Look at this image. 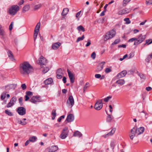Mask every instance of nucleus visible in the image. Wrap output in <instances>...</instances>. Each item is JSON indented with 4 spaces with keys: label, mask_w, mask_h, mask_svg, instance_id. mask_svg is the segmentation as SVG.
<instances>
[{
    "label": "nucleus",
    "mask_w": 152,
    "mask_h": 152,
    "mask_svg": "<svg viewBox=\"0 0 152 152\" xmlns=\"http://www.w3.org/2000/svg\"><path fill=\"white\" fill-rule=\"evenodd\" d=\"M145 89L148 91H151L152 89V88L151 87H147Z\"/></svg>",
    "instance_id": "nucleus-64"
},
{
    "label": "nucleus",
    "mask_w": 152,
    "mask_h": 152,
    "mask_svg": "<svg viewBox=\"0 0 152 152\" xmlns=\"http://www.w3.org/2000/svg\"><path fill=\"white\" fill-rule=\"evenodd\" d=\"M145 129L144 127H141L137 129H136V134L139 135L142 133L144 132Z\"/></svg>",
    "instance_id": "nucleus-18"
},
{
    "label": "nucleus",
    "mask_w": 152,
    "mask_h": 152,
    "mask_svg": "<svg viewBox=\"0 0 152 152\" xmlns=\"http://www.w3.org/2000/svg\"><path fill=\"white\" fill-rule=\"evenodd\" d=\"M116 33L115 31L113 30L110 31L106 34L104 38V40L106 41L107 40L112 38L115 35Z\"/></svg>",
    "instance_id": "nucleus-2"
},
{
    "label": "nucleus",
    "mask_w": 152,
    "mask_h": 152,
    "mask_svg": "<svg viewBox=\"0 0 152 152\" xmlns=\"http://www.w3.org/2000/svg\"><path fill=\"white\" fill-rule=\"evenodd\" d=\"M37 139V138L36 137L33 136L32 137H30L29 139L30 142H35Z\"/></svg>",
    "instance_id": "nucleus-29"
},
{
    "label": "nucleus",
    "mask_w": 152,
    "mask_h": 152,
    "mask_svg": "<svg viewBox=\"0 0 152 152\" xmlns=\"http://www.w3.org/2000/svg\"><path fill=\"white\" fill-rule=\"evenodd\" d=\"M40 23L39 22L37 23L36 26L34 31V32H38L39 31V29L40 28Z\"/></svg>",
    "instance_id": "nucleus-26"
},
{
    "label": "nucleus",
    "mask_w": 152,
    "mask_h": 152,
    "mask_svg": "<svg viewBox=\"0 0 152 152\" xmlns=\"http://www.w3.org/2000/svg\"><path fill=\"white\" fill-rule=\"evenodd\" d=\"M69 133V130L68 128L65 127L62 130L59 137L62 139H64L68 137Z\"/></svg>",
    "instance_id": "nucleus-4"
},
{
    "label": "nucleus",
    "mask_w": 152,
    "mask_h": 152,
    "mask_svg": "<svg viewBox=\"0 0 152 152\" xmlns=\"http://www.w3.org/2000/svg\"><path fill=\"white\" fill-rule=\"evenodd\" d=\"M89 84L88 83H87L85 85L84 88L83 90L84 92L87 89V88L89 86Z\"/></svg>",
    "instance_id": "nucleus-44"
},
{
    "label": "nucleus",
    "mask_w": 152,
    "mask_h": 152,
    "mask_svg": "<svg viewBox=\"0 0 152 152\" xmlns=\"http://www.w3.org/2000/svg\"><path fill=\"white\" fill-rule=\"evenodd\" d=\"M61 44V43L59 42L54 43L53 45L52 48L54 50H56L59 48Z\"/></svg>",
    "instance_id": "nucleus-20"
},
{
    "label": "nucleus",
    "mask_w": 152,
    "mask_h": 152,
    "mask_svg": "<svg viewBox=\"0 0 152 152\" xmlns=\"http://www.w3.org/2000/svg\"><path fill=\"white\" fill-rule=\"evenodd\" d=\"M33 70V67L28 62H23L20 65L19 71L22 75H28Z\"/></svg>",
    "instance_id": "nucleus-1"
},
{
    "label": "nucleus",
    "mask_w": 152,
    "mask_h": 152,
    "mask_svg": "<svg viewBox=\"0 0 152 152\" xmlns=\"http://www.w3.org/2000/svg\"><path fill=\"white\" fill-rule=\"evenodd\" d=\"M13 24V22H12L9 26V30L10 31H11L12 29V26Z\"/></svg>",
    "instance_id": "nucleus-58"
},
{
    "label": "nucleus",
    "mask_w": 152,
    "mask_h": 152,
    "mask_svg": "<svg viewBox=\"0 0 152 152\" xmlns=\"http://www.w3.org/2000/svg\"><path fill=\"white\" fill-rule=\"evenodd\" d=\"M26 95L30 97L31 96L33 95L32 92L30 91H26Z\"/></svg>",
    "instance_id": "nucleus-42"
},
{
    "label": "nucleus",
    "mask_w": 152,
    "mask_h": 152,
    "mask_svg": "<svg viewBox=\"0 0 152 152\" xmlns=\"http://www.w3.org/2000/svg\"><path fill=\"white\" fill-rule=\"evenodd\" d=\"M127 74V72L125 71H123L118 74L117 75V77L118 78H120L124 77Z\"/></svg>",
    "instance_id": "nucleus-19"
},
{
    "label": "nucleus",
    "mask_w": 152,
    "mask_h": 152,
    "mask_svg": "<svg viewBox=\"0 0 152 152\" xmlns=\"http://www.w3.org/2000/svg\"><path fill=\"white\" fill-rule=\"evenodd\" d=\"M125 11V13H128L130 12L131 11V9L130 8H126L124 9Z\"/></svg>",
    "instance_id": "nucleus-41"
},
{
    "label": "nucleus",
    "mask_w": 152,
    "mask_h": 152,
    "mask_svg": "<svg viewBox=\"0 0 152 152\" xmlns=\"http://www.w3.org/2000/svg\"><path fill=\"white\" fill-rule=\"evenodd\" d=\"M136 134V129L133 128L131 130V134H129L130 139L133 140L134 137L135 136V134Z\"/></svg>",
    "instance_id": "nucleus-12"
},
{
    "label": "nucleus",
    "mask_w": 152,
    "mask_h": 152,
    "mask_svg": "<svg viewBox=\"0 0 152 152\" xmlns=\"http://www.w3.org/2000/svg\"><path fill=\"white\" fill-rule=\"evenodd\" d=\"M74 119V116L72 114H70L67 116L66 121L68 122H71Z\"/></svg>",
    "instance_id": "nucleus-16"
},
{
    "label": "nucleus",
    "mask_w": 152,
    "mask_h": 152,
    "mask_svg": "<svg viewBox=\"0 0 152 152\" xmlns=\"http://www.w3.org/2000/svg\"><path fill=\"white\" fill-rule=\"evenodd\" d=\"M67 72L68 73V76L69 78L70 82L72 83H73L75 82V77L74 74L69 71V69L67 70Z\"/></svg>",
    "instance_id": "nucleus-8"
},
{
    "label": "nucleus",
    "mask_w": 152,
    "mask_h": 152,
    "mask_svg": "<svg viewBox=\"0 0 152 152\" xmlns=\"http://www.w3.org/2000/svg\"><path fill=\"white\" fill-rule=\"evenodd\" d=\"M7 92L6 91L4 92L2 94L1 97V99L3 100L5 99L6 95Z\"/></svg>",
    "instance_id": "nucleus-31"
},
{
    "label": "nucleus",
    "mask_w": 152,
    "mask_h": 152,
    "mask_svg": "<svg viewBox=\"0 0 152 152\" xmlns=\"http://www.w3.org/2000/svg\"><path fill=\"white\" fill-rule=\"evenodd\" d=\"M81 12V11H80L77 13L76 15V17L77 18H78L80 15Z\"/></svg>",
    "instance_id": "nucleus-63"
},
{
    "label": "nucleus",
    "mask_w": 152,
    "mask_h": 152,
    "mask_svg": "<svg viewBox=\"0 0 152 152\" xmlns=\"http://www.w3.org/2000/svg\"><path fill=\"white\" fill-rule=\"evenodd\" d=\"M115 83L120 86H122L125 83V81L124 79H119L117 80Z\"/></svg>",
    "instance_id": "nucleus-23"
},
{
    "label": "nucleus",
    "mask_w": 152,
    "mask_h": 152,
    "mask_svg": "<svg viewBox=\"0 0 152 152\" xmlns=\"http://www.w3.org/2000/svg\"><path fill=\"white\" fill-rule=\"evenodd\" d=\"M19 7L17 5L12 6L9 8V13L12 15H14L19 10Z\"/></svg>",
    "instance_id": "nucleus-3"
},
{
    "label": "nucleus",
    "mask_w": 152,
    "mask_h": 152,
    "mask_svg": "<svg viewBox=\"0 0 152 152\" xmlns=\"http://www.w3.org/2000/svg\"><path fill=\"white\" fill-rule=\"evenodd\" d=\"M134 53H131L129 55V58H130L134 57Z\"/></svg>",
    "instance_id": "nucleus-57"
},
{
    "label": "nucleus",
    "mask_w": 152,
    "mask_h": 152,
    "mask_svg": "<svg viewBox=\"0 0 152 152\" xmlns=\"http://www.w3.org/2000/svg\"><path fill=\"white\" fill-rule=\"evenodd\" d=\"M64 118V115H63L61 116L58 119V121L59 122H60L61 121V119L62 118Z\"/></svg>",
    "instance_id": "nucleus-56"
},
{
    "label": "nucleus",
    "mask_w": 152,
    "mask_h": 152,
    "mask_svg": "<svg viewBox=\"0 0 152 152\" xmlns=\"http://www.w3.org/2000/svg\"><path fill=\"white\" fill-rule=\"evenodd\" d=\"M69 11V9L68 8H64L62 11L61 15L63 16L67 14Z\"/></svg>",
    "instance_id": "nucleus-25"
},
{
    "label": "nucleus",
    "mask_w": 152,
    "mask_h": 152,
    "mask_svg": "<svg viewBox=\"0 0 152 152\" xmlns=\"http://www.w3.org/2000/svg\"><path fill=\"white\" fill-rule=\"evenodd\" d=\"M67 103L72 107L74 104V100L73 96H69L67 101Z\"/></svg>",
    "instance_id": "nucleus-9"
},
{
    "label": "nucleus",
    "mask_w": 152,
    "mask_h": 152,
    "mask_svg": "<svg viewBox=\"0 0 152 152\" xmlns=\"http://www.w3.org/2000/svg\"><path fill=\"white\" fill-rule=\"evenodd\" d=\"M16 101V98L15 96H13L10 100V102L13 103V104Z\"/></svg>",
    "instance_id": "nucleus-34"
},
{
    "label": "nucleus",
    "mask_w": 152,
    "mask_h": 152,
    "mask_svg": "<svg viewBox=\"0 0 152 152\" xmlns=\"http://www.w3.org/2000/svg\"><path fill=\"white\" fill-rule=\"evenodd\" d=\"M111 71V70L109 68H107L105 69V72L106 73H108Z\"/></svg>",
    "instance_id": "nucleus-54"
},
{
    "label": "nucleus",
    "mask_w": 152,
    "mask_h": 152,
    "mask_svg": "<svg viewBox=\"0 0 152 152\" xmlns=\"http://www.w3.org/2000/svg\"><path fill=\"white\" fill-rule=\"evenodd\" d=\"M39 63L41 64L45 65L47 63V60L43 56H41L39 59Z\"/></svg>",
    "instance_id": "nucleus-13"
},
{
    "label": "nucleus",
    "mask_w": 152,
    "mask_h": 152,
    "mask_svg": "<svg viewBox=\"0 0 152 152\" xmlns=\"http://www.w3.org/2000/svg\"><path fill=\"white\" fill-rule=\"evenodd\" d=\"M111 96H108L106 98H104V100L105 102H107L109 101V99H111Z\"/></svg>",
    "instance_id": "nucleus-43"
},
{
    "label": "nucleus",
    "mask_w": 152,
    "mask_h": 152,
    "mask_svg": "<svg viewBox=\"0 0 152 152\" xmlns=\"http://www.w3.org/2000/svg\"><path fill=\"white\" fill-rule=\"evenodd\" d=\"M18 123H19V124L23 125H25L26 124V121H24L23 122L21 121H19Z\"/></svg>",
    "instance_id": "nucleus-49"
},
{
    "label": "nucleus",
    "mask_w": 152,
    "mask_h": 152,
    "mask_svg": "<svg viewBox=\"0 0 152 152\" xmlns=\"http://www.w3.org/2000/svg\"><path fill=\"white\" fill-rule=\"evenodd\" d=\"M56 77L58 79H60L64 75L62 70L61 69H58L56 72Z\"/></svg>",
    "instance_id": "nucleus-10"
},
{
    "label": "nucleus",
    "mask_w": 152,
    "mask_h": 152,
    "mask_svg": "<svg viewBox=\"0 0 152 152\" xmlns=\"http://www.w3.org/2000/svg\"><path fill=\"white\" fill-rule=\"evenodd\" d=\"M21 87L23 90H24L26 88V86L25 84H23L21 86Z\"/></svg>",
    "instance_id": "nucleus-53"
},
{
    "label": "nucleus",
    "mask_w": 152,
    "mask_h": 152,
    "mask_svg": "<svg viewBox=\"0 0 152 152\" xmlns=\"http://www.w3.org/2000/svg\"><path fill=\"white\" fill-rule=\"evenodd\" d=\"M91 44V41L90 40H88V42L87 44L86 45V47L89 46Z\"/></svg>",
    "instance_id": "nucleus-60"
},
{
    "label": "nucleus",
    "mask_w": 152,
    "mask_h": 152,
    "mask_svg": "<svg viewBox=\"0 0 152 152\" xmlns=\"http://www.w3.org/2000/svg\"><path fill=\"white\" fill-rule=\"evenodd\" d=\"M112 120V118L110 115L108 114L107 118V121L108 122H110Z\"/></svg>",
    "instance_id": "nucleus-36"
},
{
    "label": "nucleus",
    "mask_w": 152,
    "mask_h": 152,
    "mask_svg": "<svg viewBox=\"0 0 152 152\" xmlns=\"http://www.w3.org/2000/svg\"><path fill=\"white\" fill-rule=\"evenodd\" d=\"M151 58L149 55L146 59L145 61L147 62H149V61L151 60Z\"/></svg>",
    "instance_id": "nucleus-52"
},
{
    "label": "nucleus",
    "mask_w": 152,
    "mask_h": 152,
    "mask_svg": "<svg viewBox=\"0 0 152 152\" xmlns=\"http://www.w3.org/2000/svg\"><path fill=\"white\" fill-rule=\"evenodd\" d=\"M146 4L147 5H150L152 4V0H146Z\"/></svg>",
    "instance_id": "nucleus-46"
},
{
    "label": "nucleus",
    "mask_w": 152,
    "mask_h": 152,
    "mask_svg": "<svg viewBox=\"0 0 152 152\" xmlns=\"http://www.w3.org/2000/svg\"><path fill=\"white\" fill-rule=\"evenodd\" d=\"M51 114L52 115V119L53 120L55 119L56 115V110L53 109V110Z\"/></svg>",
    "instance_id": "nucleus-27"
},
{
    "label": "nucleus",
    "mask_w": 152,
    "mask_h": 152,
    "mask_svg": "<svg viewBox=\"0 0 152 152\" xmlns=\"http://www.w3.org/2000/svg\"><path fill=\"white\" fill-rule=\"evenodd\" d=\"M2 26L0 24V35L3 36L4 34V32L3 30L1 29Z\"/></svg>",
    "instance_id": "nucleus-35"
},
{
    "label": "nucleus",
    "mask_w": 152,
    "mask_h": 152,
    "mask_svg": "<svg viewBox=\"0 0 152 152\" xmlns=\"http://www.w3.org/2000/svg\"><path fill=\"white\" fill-rule=\"evenodd\" d=\"M102 101V99H100L97 101L94 107L96 110H99L102 108L103 107Z\"/></svg>",
    "instance_id": "nucleus-5"
},
{
    "label": "nucleus",
    "mask_w": 152,
    "mask_h": 152,
    "mask_svg": "<svg viewBox=\"0 0 152 152\" xmlns=\"http://www.w3.org/2000/svg\"><path fill=\"white\" fill-rule=\"evenodd\" d=\"M23 101V98L22 97H20L19 99V103L21 105H23V103L22 102Z\"/></svg>",
    "instance_id": "nucleus-55"
},
{
    "label": "nucleus",
    "mask_w": 152,
    "mask_h": 152,
    "mask_svg": "<svg viewBox=\"0 0 152 152\" xmlns=\"http://www.w3.org/2000/svg\"><path fill=\"white\" fill-rule=\"evenodd\" d=\"M124 20L126 22V23L127 24H129L131 22L129 18H126L124 19Z\"/></svg>",
    "instance_id": "nucleus-45"
},
{
    "label": "nucleus",
    "mask_w": 152,
    "mask_h": 152,
    "mask_svg": "<svg viewBox=\"0 0 152 152\" xmlns=\"http://www.w3.org/2000/svg\"><path fill=\"white\" fill-rule=\"evenodd\" d=\"M105 62L103 61L100 64H99L97 66L96 70L97 71H100L102 69H103V66L105 64Z\"/></svg>",
    "instance_id": "nucleus-17"
},
{
    "label": "nucleus",
    "mask_w": 152,
    "mask_h": 152,
    "mask_svg": "<svg viewBox=\"0 0 152 152\" xmlns=\"http://www.w3.org/2000/svg\"><path fill=\"white\" fill-rule=\"evenodd\" d=\"M41 7V4H38L35 6L34 7V9L35 10L39 9Z\"/></svg>",
    "instance_id": "nucleus-40"
},
{
    "label": "nucleus",
    "mask_w": 152,
    "mask_h": 152,
    "mask_svg": "<svg viewBox=\"0 0 152 152\" xmlns=\"http://www.w3.org/2000/svg\"><path fill=\"white\" fill-rule=\"evenodd\" d=\"M53 79L50 78L45 80L44 81V83L45 85H49L51 84V83L53 82Z\"/></svg>",
    "instance_id": "nucleus-22"
},
{
    "label": "nucleus",
    "mask_w": 152,
    "mask_h": 152,
    "mask_svg": "<svg viewBox=\"0 0 152 152\" xmlns=\"http://www.w3.org/2000/svg\"><path fill=\"white\" fill-rule=\"evenodd\" d=\"M77 29L79 31H82L83 32L85 31V29L81 25H80L77 27Z\"/></svg>",
    "instance_id": "nucleus-30"
},
{
    "label": "nucleus",
    "mask_w": 152,
    "mask_h": 152,
    "mask_svg": "<svg viewBox=\"0 0 152 152\" xmlns=\"http://www.w3.org/2000/svg\"><path fill=\"white\" fill-rule=\"evenodd\" d=\"M49 70V68L48 67H46L44 68L42 70V72L44 73H45L47 72Z\"/></svg>",
    "instance_id": "nucleus-37"
},
{
    "label": "nucleus",
    "mask_w": 152,
    "mask_h": 152,
    "mask_svg": "<svg viewBox=\"0 0 152 152\" xmlns=\"http://www.w3.org/2000/svg\"><path fill=\"white\" fill-rule=\"evenodd\" d=\"M38 32H34V41L35 40L37 37V36Z\"/></svg>",
    "instance_id": "nucleus-51"
},
{
    "label": "nucleus",
    "mask_w": 152,
    "mask_h": 152,
    "mask_svg": "<svg viewBox=\"0 0 152 152\" xmlns=\"http://www.w3.org/2000/svg\"><path fill=\"white\" fill-rule=\"evenodd\" d=\"M24 1L23 0H21L18 3V5H20L23 4Z\"/></svg>",
    "instance_id": "nucleus-62"
},
{
    "label": "nucleus",
    "mask_w": 152,
    "mask_h": 152,
    "mask_svg": "<svg viewBox=\"0 0 152 152\" xmlns=\"http://www.w3.org/2000/svg\"><path fill=\"white\" fill-rule=\"evenodd\" d=\"M5 113L8 115L11 116L13 114L8 110H5Z\"/></svg>",
    "instance_id": "nucleus-38"
},
{
    "label": "nucleus",
    "mask_w": 152,
    "mask_h": 152,
    "mask_svg": "<svg viewBox=\"0 0 152 152\" xmlns=\"http://www.w3.org/2000/svg\"><path fill=\"white\" fill-rule=\"evenodd\" d=\"M95 77L97 78H99L101 77V75L99 74H96L95 75Z\"/></svg>",
    "instance_id": "nucleus-61"
},
{
    "label": "nucleus",
    "mask_w": 152,
    "mask_h": 152,
    "mask_svg": "<svg viewBox=\"0 0 152 152\" xmlns=\"http://www.w3.org/2000/svg\"><path fill=\"white\" fill-rule=\"evenodd\" d=\"M17 111L19 115H23L26 114V109L23 107H19L17 109Z\"/></svg>",
    "instance_id": "nucleus-6"
},
{
    "label": "nucleus",
    "mask_w": 152,
    "mask_h": 152,
    "mask_svg": "<svg viewBox=\"0 0 152 152\" xmlns=\"http://www.w3.org/2000/svg\"><path fill=\"white\" fill-rule=\"evenodd\" d=\"M116 129L115 128H113L111 131L108 133H107L106 135H103L102 137L106 138L109 136H110L112 135L115 133Z\"/></svg>",
    "instance_id": "nucleus-14"
},
{
    "label": "nucleus",
    "mask_w": 152,
    "mask_h": 152,
    "mask_svg": "<svg viewBox=\"0 0 152 152\" xmlns=\"http://www.w3.org/2000/svg\"><path fill=\"white\" fill-rule=\"evenodd\" d=\"M146 35H145L142 36V34H140L138 36V38L137 40H138L140 43H141L146 38Z\"/></svg>",
    "instance_id": "nucleus-15"
},
{
    "label": "nucleus",
    "mask_w": 152,
    "mask_h": 152,
    "mask_svg": "<svg viewBox=\"0 0 152 152\" xmlns=\"http://www.w3.org/2000/svg\"><path fill=\"white\" fill-rule=\"evenodd\" d=\"M30 8V6L28 5H26L23 8L22 11L23 13H25L28 11Z\"/></svg>",
    "instance_id": "nucleus-24"
},
{
    "label": "nucleus",
    "mask_w": 152,
    "mask_h": 152,
    "mask_svg": "<svg viewBox=\"0 0 152 152\" xmlns=\"http://www.w3.org/2000/svg\"><path fill=\"white\" fill-rule=\"evenodd\" d=\"M125 11L124 9L119 10L118 12V14L119 15H122L125 14L124 12Z\"/></svg>",
    "instance_id": "nucleus-39"
},
{
    "label": "nucleus",
    "mask_w": 152,
    "mask_h": 152,
    "mask_svg": "<svg viewBox=\"0 0 152 152\" xmlns=\"http://www.w3.org/2000/svg\"><path fill=\"white\" fill-rule=\"evenodd\" d=\"M131 0H123V6L125 7L127 4Z\"/></svg>",
    "instance_id": "nucleus-32"
},
{
    "label": "nucleus",
    "mask_w": 152,
    "mask_h": 152,
    "mask_svg": "<svg viewBox=\"0 0 152 152\" xmlns=\"http://www.w3.org/2000/svg\"><path fill=\"white\" fill-rule=\"evenodd\" d=\"M58 149V147L57 145H53L48 148V152H55Z\"/></svg>",
    "instance_id": "nucleus-11"
},
{
    "label": "nucleus",
    "mask_w": 152,
    "mask_h": 152,
    "mask_svg": "<svg viewBox=\"0 0 152 152\" xmlns=\"http://www.w3.org/2000/svg\"><path fill=\"white\" fill-rule=\"evenodd\" d=\"M14 104L11 102H10L9 103L7 104V108H9L10 107H11Z\"/></svg>",
    "instance_id": "nucleus-50"
},
{
    "label": "nucleus",
    "mask_w": 152,
    "mask_h": 152,
    "mask_svg": "<svg viewBox=\"0 0 152 152\" xmlns=\"http://www.w3.org/2000/svg\"><path fill=\"white\" fill-rule=\"evenodd\" d=\"M121 41V40L120 39H116L115 41H114V42L112 44L113 45H116V44H117L119 42H120Z\"/></svg>",
    "instance_id": "nucleus-47"
},
{
    "label": "nucleus",
    "mask_w": 152,
    "mask_h": 152,
    "mask_svg": "<svg viewBox=\"0 0 152 152\" xmlns=\"http://www.w3.org/2000/svg\"><path fill=\"white\" fill-rule=\"evenodd\" d=\"M73 136H78L80 137L82 136V134L79 131H76L74 132Z\"/></svg>",
    "instance_id": "nucleus-28"
},
{
    "label": "nucleus",
    "mask_w": 152,
    "mask_h": 152,
    "mask_svg": "<svg viewBox=\"0 0 152 152\" xmlns=\"http://www.w3.org/2000/svg\"><path fill=\"white\" fill-rule=\"evenodd\" d=\"M8 55L10 58L13 61H15L14 58L13 54L12 52L10 50H9L7 52Z\"/></svg>",
    "instance_id": "nucleus-21"
},
{
    "label": "nucleus",
    "mask_w": 152,
    "mask_h": 152,
    "mask_svg": "<svg viewBox=\"0 0 152 152\" xmlns=\"http://www.w3.org/2000/svg\"><path fill=\"white\" fill-rule=\"evenodd\" d=\"M137 40V39L136 38H132L129 40V42H132L134 40Z\"/></svg>",
    "instance_id": "nucleus-59"
},
{
    "label": "nucleus",
    "mask_w": 152,
    "mask_h": 152,
    "mask_svg": "<svg viewBox=\"0 0 152 152\" xmlns=\"http://www.w3.org/2000/svg\"><path fill=\"white\" fill-rule=\"evenodd\" d=\"M30 101L34 104L41 102L40 97L39 96H33L30 100Z\"/></svg>",
    "instance_id": "nucleus-7"
},
{
    "label": "nucleus",
    "mask_w": 152,
    "mask_h": 152,
    "mask_svg": "<svg viewBox=\"0 0 152 152\" xmlns=\"http://www.w3.org/2000/svg\"><path fill=\"white\" fill-rule=\"evenodd\" d=\"M96 54L95 52H93L91 55V57L94 59L96 57Z\"/></svg>",
    "instance_id": "nucleus-48"
},
{
    "label": "nucleus",
    "mask_w": 152,
    "mask_h": 152,
    "mask_svg": "<svg viewBox=\"0 0 152 152\" xmlns=\"http://www.w3.org/2000/svg\"><path fill=\"white\" fill-rule=\"evenodd\" d=\"M85 38V36L84 35H83L82 37H78L76 40L77 42H78L79 41L83 40Z\"/></svg>",
    "instance_id": "nucleus-33"
}]
</instances>
